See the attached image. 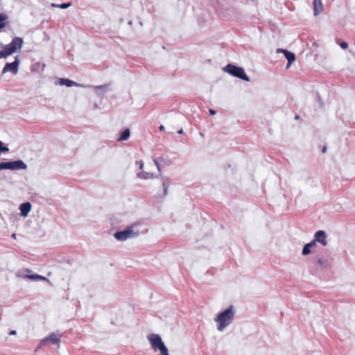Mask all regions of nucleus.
I'll list each match as a JSON object with an SVG mask.
<instances>
[{
	"label": "nucleus",
	"instance_id": "nucleus-20",
	"mask_svg": "<svg viewBox=\"0 0 355 355\" xmlns=\"http://www.w3.org/2000/svg\"><path fill=\"white\" fill-rule=\"evenodd\" d=\"M106 85H98V86H94L93 88L95 92H98L99 90L102 91V95L105 93L106 91Z\"/></svg>",
	"mask_w": 355,
	"mask_h": 355
},
{
	"label": "nucleus",
	"instance_id": "nucleus-22",
	"mask_svg": "<svg viewBox=\"0 0 355 355\" xmlns=\"http://www.w3.org/2000/svg\"><path fill=\"white\" fill-rule=\"evenodd\" d=\"M70 6H71L70 3H64L58 5V8L65 9V8H69Z\"/></svg>",
	"mask_w": 355,
	"mask_h": 355
},
{
	"label": "nucleus",
	"instance_id": "nucleus-17",
	"mask_svg": "<svg viewBox=\"0 0 355 355\" xmlns=\"http://www.w3.org/2000/svg\"><path fill=\"white\" fill-rule=\"evenodd\" d=\"M315 245V242H310L306 243L302 249V254L307 255L311 252L310 248Z\"/></svg>",
	"mask_w": 355,
	"mask_h": 355
},
{
	"label": "nucleus",
	"instance_id": "nucleus-4",
	"mask_svg": "<svg viewBox=\"0 0 355 355\" xmlns=\"http://www.w3.org/2000/svg\"><path fill=\"white\" fill-rule=\"evenodd\" d=\"M223 70L234 77L239 78L245 81H250L249 77L245 74V71L242 67L228 64L223 68Z\"/></svg>",
	"mask_w": 355,
	"mask_h": 355
},
{
	"label": "nucleus",
	"instance_id": "nucleus-28",
	"mask_svg": "<svg viewBox=\"0 0 355 355\" xmlns=\"http://www.w3.org/2000/svg\"><path fill=\"white\" fill-rule=\"evenodd\" d=\"M159 130H160L161 131H164V130H165L164 126V125H161L159 126Z\"/></svg>",
	"mask_w": 355,
	"mask_h": 355
},
{
	"label": "nucleus",
	"instance_id": "nucleus-21",
	"mask_svg": "<svg viewBox=\"0 0 355 355\" xmlns=\"http://www.w3.org/2000/svg\"><path fill=\"white\" fill-rule=\"evenodd\" d=\"M317 262L322 268H325L328 265L327 261L322 259H318Z\"/></svg>",
	"mask_w": 355,
	"mask_h": 355
},
{
	"label": "nucleus",
	"instance_id": "nucleus-19",
	"mask_svg": "<svg viewBox=\"0 0 355 355\" xmlns=\"http://www.w3.org/2000/svg\"><path fill=\"white\" fill-rule=\"evenodd\" d=\"M8 19V17L5 14H0V29L4 28L6 26L5 21Z\"/></svg>",
	"mask_w": 355,
	"mask_h": 355
},
{
	"label": "nucleus",
	"instance_id": "nucleus-26",
	"mask_svg": "<svg viewBox=\"0 0 355 355\" xmlns=\"http://www.w3.org/2000/svg\"><path fill=\"white\" fill-rule=\"evenodd\" d=\"M209 113L210 114L214 115L216 114V111L214 110H209Z\"/></svg>",
	"mask_w": 355,
	"mask_h": 355
},
{
	"label": "nucleus",
	"instance_id": "nucleus-27",
	"mask_svg": "<svg viewBox=\"0 0 355 355\" xmlns=\"http://www.w3.org/2000/svg\"><path fill=\"white\" fill-rule=\"evenodd\" d=\"M284 51H286V50H285V49H278L277 50V53H279V52L284 53Z\"/></svg>",
	"mask_w": 355,
	"mask_h": 355
},
{
	"label": "nucleus",
	"instance_id": "nucleus-8",
	"mask_svg": "<svg viewBox=\"0 0 355 355\" xmlns=\"http://www.w3.org/2000/svg\"><path fill=\"white\" fill-rule=\"evenodd\" d=\"M159 161H164L163 157H158L155 159L154 163L157 168V171L159 173V175L160 176L162 180V184L163 187V196H166L168 194V189L171 184V179L168 177H165L162 175Z\"/></svg>",
	"mask_w": 355,
	"mask_h": 355
},
{
	"label": "nucleus",
	"instance_id": "nucleus-3",
	"mask_svg": "<svg viewBox=\"0 0 355 355\" xmlns=\"http://www.w3.org/2000/svg\"><path fill=\"white\" fill-rule=\"evenodd\" d=\"M22 44V38L18 37H15L9 44L5 46L3 50L0 51V58H6L17 51L21 49Z\"/></svg>",
	"mask_w": 355,
	"mask_h": 355
},
{
	"label": "nucleus",
	"instance_id": "nucleus-16",
	"mask_svg": "<svg viewBox=\"0 0 355 355\" xmlns=\"http://www.w3.org/2000/svg\"><path fill=\"white\" fill-rule=\"evenodd\" d=\"M284 54L285 58L287 59L288 62L292 63L295 60V55L293 53L288 51L287 50L284 51Z\"/></svg>",
	"mask_w": 355,
	"mask_h": 355
},
{
	"label": "nucleus",
	"instance_id": "nucleus-30",
	"mask_svg": "<svg viewBox=\"0 0 355 355\" xmlns=\"http://www.w3.org/2000/svg\"><path fill=\"white\" fill-rule=\"evenodd\" d=\"M291 64V63H290L289 62H288V63H287V64H286V69H288V68L290 67Z\"/></svg>",
	"mask_w": 355,
	"mask_h": 355
},
{
	"label": "nucleus",
	"instance_id": "nucleus-23",
	"mask_svg": "<svg viewBox=\"0 0 355 355\" xmlns=\"http://www.w3.org/2000/svg\"><path fill=\"white\" fill-rule=\"evenodd\" d=\"M0 151H1V153L2 152H8L9 151V148L6 146H3V144L1 145L0 146Z\"/></svg>",
	"mask_w": 355,
	"mask_h": 355
},
{
	"label": "nucleus",
	"instance_id": "nucleus-29",
	"mask_svg": "<svg viewBox=\"0 0 355 355\" xmlns=\"http://www.w3.org/2000/svg\"><path fill=\"white\" fill-rule=\"evenodd\" d=\"M10 334H11V335H15V334H16V331H15V330L11 331L10 332Z\"/></svg>",
	"mask_w": 355,
	"mask_h": 355
},
{
	"label": "nucleus",
	"instance_id": "nucleus-31",
	"mask_svg": "<svg viewBox=\"0 0 355 355\" xmlns=\"http://www.w3.org/2000/svg\"><path fill=\"white\" fill-rule=\"evenodd\" d=\"M16 236H17V235H16V234H15V233H13V234L11 235L12 238H13V239H16Z\"/></svg>",
	"mask_w": 355,
	"mask_h": 355
},
{
	"label": "nucleus",
	"instance_id": "nucleus-14",
	"mask_svg": "<svg viewBox=\"0 0 355 355\" xmlns=\"http://www.w3.org/2000/svg\"><path fill=\"white\" fill-rule=\"evenodd\" d=\"M130 135V131L129 128L125 129L121 134L120 137L117 139L118 141H122L127 140Z\"/></svg>",
	"mask_w": 355,
	"mask_h": 355
},
{
	"label": "nucleus",
	"instance_id": "nucleus-1",
	"mask_svg": "<svg viewBox=\"0 0 355 355\" xmlns=\"http://www.w3.org/2000/svg\"><path fill=\"white\" fill-rule=\"evenodd\" d=\"M236 311L234 306L231 305L225 310L218 313L214 321L217 324V330L223 331L226 327L232 323L235 317Z\"/></svg>",
	"mask_w": 355,
	"mask_h": 355
},
{
	"label": "nucleus",
	"instance_id": "nucleus-25",
	"mask_svg": "<svg viewBox=\"0 0 355 355\" xmlns=\"http://www.w3.org/2000/svg\"><path fill=\"white\" fill-rule=\"evenodd\" d=\"M144 165V162L142 161H139V169H143Z\"/></svg>",
	"mask_w": 355,
	"mask_h": 355
},
{
	"label": "nucleus",
	"instance_id": "nucleus-34",
	"mask_svg": "<svg viewBox=\"0 0 355 355\" xmlns=\"http://www.w3.org/2000/svg\"><path fill=\"white\" fill-rule=\"evenodd\" d=\"M322 153H324V152L326 151V147H323V148H322Z\"/></svg>",
	"mask_w": 355,
	"mask_h": 355
},
{
	"label": "nucleus",
	"instance_id": "nucleus-11",
	"mask_svg": "<svg viewBox=\"0 0 355 355\" xmlns=\"http://www.w3.org/2000/svg\"><path fill=\"white\" fill-rule=\"evenodd\" d=\"M55 85H65L68 87H84L83 85H81L78 84L76 82H74L73 80H71L67 78H59L58 81L55 83Z\"/></svg>",
	"mask_w": 355,
	"mask_h": 355
},
{
	"label": "nucleus",
	"instance_id": "nucleus-12",
	"mask_svg": "<svg viewBox=\"0 0 355 355\" xmlns=\"http://www.w3.org/2000/svg\"><path fill=\"white\" fill-rule=\"evenodd\" d=\"M31 205L30 202H27L22 203L19 207L21 215L23 216H27L28 213L31 211Z\"/></svg>",
	"mask_w": 355,
	"mask_h": 355
},
{
	"label": "nucleus",
	"instance_id": "nucleus-32",
	"mask_svg": "<svg viewBox=\"0 0 355 355\" xmlns=\"http://www.w3.org/2000/svg\"><path fill=\"white\" fill-rule=\"evenodd\" d=\"M178 132V134H182L183 133V130L180 129Z\"/></svg>",
	"mask_w": 355,
	"mask_h": 355
},
{
	"label": "nucleus",
	"instance_id": "nucleus-9",
	"mask_svg": "<svg viewBox=\"0 0 355 355\" xmlns=\"http://www.w3.org/2000/svg\"><path fill=\"white\" fill-rule=\"evenodd\" d=\"M19 62L18 58L16 57L15 60L12 62H8L6 64L2 70V73H6L8 71L12 72L14 74H17L18 71Z\"/></svg>",
	"mask_w": 355,
	"mask_h": 355
},
{
	"label": "nucleus",
	"instance_id": "nucleus-33",
	"mask_svg": "<svg viewBox=\"0 0 355 355\" xmlns=\"http://www.w3.org/2000/svg\"><path fill=\"white\" fill-rule=\"evenodd\" d=\"M58 4L52 3V4H51V6H52V7H58Z\"/></svg>",
	"mask_w": 355,
	"mask_h": 355
},
{
	"label": "nucleus",
	"instance_id": "nucleus-18",
	"mask_svg": "<svg viewBox=\"0 0 355 355\" xmlns=\"http://www.w3.org/2000/svg\"><path fill=\"white\" fill-rule=\"evenodd\" d=\"M26 277L28 279H33V280H38V279L45 280L46 279V277L41 276L40 275H37V274L27 275H26Z\"/></svg>",
	"mask_w": 355,
	"mask_h": 355
},
{
	"label": "nucleus",
	"instance_id": "nucleus-15",
	"mask_svg": "<svg viewBox=\"0 0 355 355\" xmlns=\"http://www.w3.org/2000/svg\"><path fill=\"white\" fill-rule=\"evenodd\" d=\"M137 177L139 178L144 179V180L157 178V176H155L153 173H150L145 172V171L140 172V173H137Z\"/></svg>",
	"mask_w": 355,
	"mask_h": 355
},
{
	"label": "nucleus",
	"instance_id": "nucleus-2",
	"mask_svg": "<svg viewBox=\"0 0 355 355\" xmlns=\"http://www.w3.org/2000/svg\"><path fill=\"white\" fill-rule=\"evenodd\" d=\"M153 350L155 352H159L157 355H169V351L164 343L163 342L161 336L155 334H150L147 336Z\"/></svg>",
	"mask_w": 355,
	"mask_h": 355
},
{
	"label": "nucleus",
	"instance_id": "nucleus-24",
	"mask_svg": "<svg viewBox=\"0 0 355 355\" xmlns=\"http://www.w3.org/2000/svg\"><path fill=\"white\" fill-rule=\"evenodd\" d=\"M340 46L342 49H346L348 47V44L346 42H342Z\"/></svg>",
	"mask_w": 355,
	"mask_h": 355
},
{
	"label": "nucleus",
	"instance_id": "nucleus-13",
	"mask_svg": "<svg viewBox=\"0 0 355 355\" xmlns=\"http://www.w3.org/2000/svg\"><path fill=\"white\" fill-rule=\"evenodd\" d=\"M323 11V5L320 0H313V12L316 16Z\"/></svg>",
	"mask_w": 355,
	"mask_h": 355
},
{
	"label": "nucleus",
	"instance_id": "nucleus-5",
	"mask_svg": "<svg viewBox=\"0 0 355 355\" xmlns=\"http://www.w3.org/2000/svg\"><path fill=\"white\" fill-rule=\"evenodd\" d=\"M27 168V165L22 160H15L13 162H6L0 163V171L9 169L11 171L24 170Z\"/></svg>",
	"mask_w": 355,
	"mask_h": 355
},
{
	"label": "nucleus",
	"instance_id": "nucleus-6",
	"mask_svg": "<svg viewBox=\"0 0 355 355\" xmlns=\"http://www.w3.org/2000/svg\"><path fill=\"white\" fill-rule=\"evenodd\" d=\"M62 334L57 333H51L48 336L44 337L40 343L37 346L36 350L42 348L44 346L47 345L49 343L53 345H57L58 347H60V338Z\"/></svg>",
	"mask_w": 355,
	"mask_h": 355
},
{
	"label": "nucleus",
	"instance_id": "nucleus-10",
	"mask_svg": "<svg viewBox=\"0 0 355 355\" xmlns=\"http://www.w3.org/2000/svg\"><path fill=\"white\" fill-rule=\"evenodd\" d=\"M327 234L324 231L319 230L315 232L314 240L312 242H318L321 243L323 246H326L327 245V242L326 241Z\"/></svg>",
	"mask_w": 355,
	"mask_h": 355
},
{
	"label": "nucleus",
	"instance_id": "nucleus-7",
	"mask_svg": "<svg viewBox=\"0 0 355 355\" xmlns=\"http://www.w3.org/2000/svg\"><path fill=\"white\" fill-rule=\"evenodd\" d=\"M138 235V232H135L133 227H128L125 230L115 232L114 236L116 240L123 241L128 239L137 237Z\"/></svg>",
	"mask_w": 355,
	"mask_h": 355
}]
</instances>
